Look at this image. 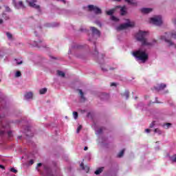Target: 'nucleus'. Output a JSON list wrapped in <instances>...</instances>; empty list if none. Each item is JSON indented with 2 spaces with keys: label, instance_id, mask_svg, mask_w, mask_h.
I'll return each mask as SVG.
<instances>
[{
  "label": "nucleus",
  "instance_id": "774afa93",
  "mask_svg": "<svg viewBox=\"0 0 176 176\" xmlns=\"http://www.w3.org/2000/svg\"><path fill=\"white\" fill-rule=\"evenodd\" d=\"M112 69H113V68H112V67H111V68H110V70H112Z\"/></svg>",
  "mask_w": 176,
  "mask_h": 176
},
{
  "label": "nucleus",
  "instance_id": "79ce46f5",
  "mask_svg": "<svg viewBox=\"0 0 176 176\" xmlns=\"http://www.w3.org/2000/svg\"><path fill=\"white\" fill-rule=\"evenodd\" d=\"M156 124V121H153L151 124H150V129H153Z\"/></svg>",
  "mask_w": 176,
  "mask_h": 176
},
{
  "label": "nucleus",
  "instance_id": "bf43d9fd",
  "mask_svg": "<svg viewBox=\"0 0 176 176\" xmlns=\"http://www.w3.org/2000/svg\"><path fill=\"white\" fill-rule=\"evenodd\" d=\"M23 138V136H18V140H21Z\"/></svg>",
  "mask_w": 176,
  "mask_h": 176
},
{
  "label": "nucleus",
  "instance_id": "603ef678",
  "mask_svg": "<svg viewBox=\"0 0 176 176\" xmlns=\"http://www.w3.org/2000/svg\"><path fill=\"white\" fill-rule=\"evenodd\" d=\"M145 131H146V133H151V129H145Z\"/></svg>",
  "mask_w": 176,
  "mask_h": 176
},
{
  "label": "nucleus",
  "instance_id": "1a4fd4ad",
  "mask_svg": "<svg viewBox=\"0 0 176 176\" xmlns=\"http://www.w3.org/2000/svg\"><path fill=\"white\" fill-rule=\"evenodd\" d=\"M23 133L25 134L28 138L34 137V132H32V127L30 126H23Z\"/></svg>",
  "mask_w": 176,
  "mask_h": 176
},
{
  "label": "nucleus",
  "instance_id": "5701e85b",
  "mask_svg": "<svg viewBox=\"0 0 176 176\" xmlns=\"http://www.w3.org/2000/svg\"><path fill=\"white\" fill-rule=\"evenodd\" d=\"M167 157H169V160H170L172 163H176V154L172 156H170V154H168Z\"/></svg>",
  "mask_w": 176,
  "mask_h": 176
},
{
  "label": "nucleus",
  "instance_id": "6e6d98bb",
  "mask_svg": "<svg viewBox=\"0 0 176 176\" xmlns=\"http://www.w3.org/2000/svg\"><path fill=\"white\" fill-rule=\"evenodd\" d=\"M0 24H3V19H0Z\"/></svg>",
  "mask_w": 176,
  "mask_h": 176
},
{
  "label": "nucleus",
  "instance_id": "a878e982",
  "mask_svg": "<svg viewBox=\"0 0 176 176\" xmlns=\"http://www.w3.org/2000/svg\"><path fill=\"white\" fill-rule=\"evenodd\" d=\"M103 170H104V167H100V168H98V169L95 171L96 175H100V174H101Z\"/></svg>",
  "mask_w": 176,
  "mask_h": 176
},
{
  "label": "nucleus",
  "instance_id": "864d4df0",
  "mask_svg": "<svg viewBox=\"0 0 176 176\" xmlns=\"http://www.w3.org/2000/svg\"><path fill=\"white\" fill-rule=\"evenodd\" d=\"M0 168H2V170H5V166L2 164H0Z\"/></svg>",
  "mask_w": 176,
  "mask_h": 176
},
{
  "label": "nucleus",
  "instance_id": "20e7f679",
  "mask_svg": "<svg viewBox=\"0 0 176 176\" xmlns=\"http://www.w3.org/2000/svg\"><path fill=\"white\" fill-rule=\"evenodd\" d=\"M3 116L0 114V137H5V135L9 137V138H12L13 137V133L12 130V126L10 125L11 122L6 120H2Z\"/></svg>",
  "mask_w": 176,
  "mask_h": 176
},
{
  "label": "nucleus",
  "instance_id": "f704fd0d",
  "mask_svg": "<svg viewBox=\"0 0 176 176\" xmlns=\"http://www.w3.org/2000/svg\"><path fill=\"white\" fill-rule=\"evenodd\" d=\"M47 91V89L46 88H43L40 89V94H45Z\"/></svg>",
  "mask_w": 176,
  "mask_h": 176
},
{
  "label": "nucleus",
  "instance_id": "4468645a",
  "mask_svg": "<svg viewBox=\"0 0 176 176\" xmlns=\"http://www.w3.org/2000/svg\"><path fill=\"white\" fill-rule=\"evenodd\" d=\"M3 104H6V99L5 96L2 93V91L0 89V105L2 107Z\"/></svg>",
  "mask_w": 176,
  "mask_h": 176
},
{
  "label": "nucleus",
  "instance_id": "aec40b11",
  "mask_svg": "<svg viewBox=\"0 0 176 176\" xmlns=\"http://www.w3.org/2000/svg\"><path fill=\"white\" fill-rule=\"evenodd\" d=\"M15 9H21V8H24V5L23 4V1H19L18 3H14Z\"/></svg>",
  "mask_w": 176,
  "mask_h": 176
},
{
  "label": "nucleus",
  "instance_id": "9b49d317",
  "mask_svg": "<svg viewBox=\"0 0 176 176\" xmlns=\"http://www.w3.org/2000/svg\"><path fill=\"white\" fill-rule=\"evenodd\" d=\"M134 26V23H131L129 21L125 23L120 25L116 28L117 31H121V30H126V28H130Z\"/></svg>",
  "mask_w": 176,
  "mask_h": 176
},
{
  "label": "nucleus",
  "instance_id": "473e14b6",
  "mask_svg": "<svg viewBox=\"0 0 176 176\" xmlns=\"http://www.w3.org/2000/svg\"><path fill=\"white\" fill-rule=\"evenodd\" d=\"M154 133H156L157 134H158V135H161V134L163 133L160 129H155L154 130Z\"/></svg>",
  "mask_w": 176,
  "mask_h": 176
},
{
  "label": "nucleus",
  "instance_id": "3c124183",
  "mask_svg": "<svg viewBox=\"0 0 176 176\" xmlns=\"http://www.w3.org/2000/svg\"><path fill=\"white\" fill-rule=\"evenodd\" d=\"M116 85H117L116 82H111V87H112V86H114V87H116Z\"/></svg>",
  "mask_w": 176,
  "mask_h": 176
},
{
  "label": "nucleus",
  "instance_id": "a18cd8bd",
  "mask_svg": "<svg viewBox=\"0 0 176 176\" xmlns=\"http://www.w3.org/2000/svg\"><path fill=\"white\" fill-rule=\"evenodd\" d=\"M6 35H7L8 39H12V34H10L9 32H6Z\"/></svg>",
  "mask_w": 176,
  "mask_h": 176
},
{
  "label": "nucleus",
  "instance_id": "0e129e2a",
  "mask_svg": "<svg viewBox=\"0 0 176 176\" xmlns=\"http://www.w3.org/2000/svg\"><path fill=\"white\" fill-rule=\"evenodd\" d=\"M167 93H168V91H165L164 92V94H167Z\"/></svg>",
  "mask_w": 176,
  "mask_h": 176
},
{
  "label": "nucleus",
  "instance_id": "2f4dec72",
  "mask_svg": "<svg viewBox=\"0 0 176 176\" xmlns=\"http://www.w3.org/2000/svg\"><path fill=\"white\" fill-rule=\"evenodd\" d=\"M124 155V149H122L117 155L118 157H122Z\"/></svg>",
  "mask_w": 176,
  "mask_h": 176
},
{
  "label": "nucleus",
  "instance_id": "4c0bfd02",
  "mask_svg": "<svg viewBox=\"0 0 176 176\" xmlns=\"http://www.w3.org/2000/svg\"><path fill=\"white\" fill-rule=\"evenodd\" d=\"M20 76H21V72L20 71H17L15 74V77L20 78Z\"/></svg>",
  "mask_w": 176,
  "mask_h": 176
},
{
  "label": "nucleus",
  "instance_id": "6e6552de",
  "mask_svg": "<svg viewBox=\"0 0 176 176\" xmlns=\"http://www.w3.org/2000/svg\"><path fill=\"white\" fill-rule=\"evenodd\" d=\"M170 36H172L174 38V39H176V34H173L171 33H165V35L161 36V40L165 41L166 43H168V46H173L175 49H176V44L174 43V42H172L171 40L168 39Z\"/></svg>",
  "mask_w": 176,
  "mask_h": 176
},
{
  "label": "nucleus",
  "instance_id": "9d476101",
  "mask_svg": "<svg viewBox=\"0 0 176 176\" xmlns=\"http://www.w3.org/2000/svg\"><path fill=\"white\" fill-rule=\"evenodd\" d=\"M150 23H151V24H154V25H162V24L163 23V22L162 21V16H157L151 18Z\"/></svg>",
  "mask_w": 176,
  "mask_h": 176
},
{
  "label": "nucleus",
  "instance_id": "37998d69",
  "mask_svg": "<svg viewBox=\"0 0 176 176\" xmlns=\"http://www.w3.org/2000/svg\"><path fill=\"white\" fill-rule=\"evenodd\" d=\"M80 32H87V30L86 28H83V27H81L80 28Z\"/></svg>",
  "mask_w": 176,
  "mask_h": 176
},
{
  "label": "nucleus",
  "instance_id": "052dcab7",
  "mask_svg": "<svg viewBox=\"0 0 176 176\" xmlns=\"http://www.w3.org/2000/svg\"><path fill=\"white\" fill-rule=\"evenodd\" d=\"M0 58H3V56L0 53Z\"/></svg>",
  "mask_w": 176,
  "mask_h": 176
},
{
  "label": "nucleus",
  "instance_id": "a211bd4d",
  "mask_svg": "<svg viewBox=\"0 0 176 176\" xmlns=\"http://www.w3.org/2000/svg\"><path fill=\"white\" fill-rule=\"evenodd\" d=\"M45 25L49 28H54L56 27H58V23L53 22L52 23H46Z\"/></svg>",
  "mask_w": 176,
  "mask_h": 176
},
{
  "label": "nucleus",
  "instance_id": "8fccbe9b",
  "mask_svg": "<svg viewBox=\"0 0 176 176\" xmlns=\"http://www.w3.org/2000/svg\"><path fill=\"white\" fill-rule=\"evenodd\" d=\"M24 122H25V121H24V120H21V121H20V120H16V122H15V123H24Z\"/></svg>",
  "mask_w": 176,
  "mask_h": 176
},
{
  "label": "nucleus",
  "instance_id": "4d7b16f0",
  "mask_svg": "<svg viewBox=\"0 0 176 176\" xmlns=\"http://www.w3.org/2000/svg\"><path fill=\"white\" fill-rule=\"evenodd\" d=\"M159 149H160V148L159 147V146L155 147V151H159Z\"/></svg>",
  "mask_w": 176,
  "mask_h": 176
},
{
  "label": "nucleus",
  "instance_id": "e433bc0d",
  "mask_svg": "<svg viewBox=\"0 0 176 176\" xmlns=\"http://www.w3.org/2000/svg\"><path fill=\"white\" fill-rule=\"evenodd\" d=\"M111 20H112L113 21H118L119 19H118L116 16H115L113 15H111Z\"/></svg>",
  "mask_w": 176,
  "mask_h": 176
},
{
  "label": "nucleus",
  "instance_id": "bb28decb",
  "mask_svg": "<svg viewBox=\"0 0 176 176\" xmlns=\"http://www.w3.org/2000/svg\"><path fill=\"white\" fill-rule=\"evenodd\" d=\"M2 17H3V19H4V20H9V19H10L9 15L8 14H6V12H3Z\"/></svg>",
  "mask_w": 176,
  "mask_h": 176
},
{
  "label": "nucleus",
  "instance_id": "a19ab883",
  "mask_svg": "<svg viewBox=\"0 0 176 176\" xmlns=\"http://www.w3.org/2000/svg\"><path fill=\"white\" fill-rule=\"evenodd\" d=\"M144 107V103L140 102V103L138 104L137 108H139V109H142V107Z\"/></svg>",
  "mask_w": 176,
  "mask_h": 176
},
{
  "label": "nucleus",
  "instance_id": "69168bd1",
  "mask_svg": "<svg viewBox=\"0 0 176 176\" xmlns=\"http://www.w3.org/2000/svg\"><path fill=\"white\" fill-rule=\"evenodd\" d=\"M113 1H116V2H120V0H113Z\"/></svg>",
  "mask_w": 176,
  "mask_h": 176
},
{
  "label": "nucleus",
  "instance_id": "b1692460",
  "mask_svg": "<svg viewBox=\"0 0 176 176\" xmlns=\"http://www.w3.org/2000/svg\"><path fill=\"white\" fill-rule=\"evenodd\" d=\"M80 167L82 168V170H85L86 173L90 170V168L88 166H85V164H83V162L80 164Z\"/></svg>",
  "mask_w": 176,
  "mask_h": 176
},
{
  "label": "nucleus",
  "instance_id": "cd10ccee",
  "mask_svg": "<svg viewBox=\"0 0 176 176\" xmlns=\"http://www.w3.org/2000/svg\"><path fill=\"white\" fill-rule=\"evenodd\" d=\"M122 97H125L126 100H129V90H126L124 94H122Z\"/></svg>",
  "mask_w": 176,
  "mask_h": 176
},
{
  "label": "nucleus",
  "instance_id": "de8ad7c7",
  "mask_svg": "<svg viewBox=\"0 0 176 176\" xmlns=\"http://www.w3.org/2000/svg\"><path fill=\"white\" fill-rule=\"evenodd\" d=\"M153 103H154V104H160V102H159V100H157V98H155V101L153 102Z\"/></svg>",
  "mask_w": 176,
  "mask_h": 176
},
{
  "label": "nucleus",
  "instance_id": "6ab92c4d",
  "mask_svg": "<svg viewBox=\"0 0 176 176\" xmlns=\"http://www.w3.org/2000/svg\"><path fill=\"white\" fill-rule=\"evenodd\" d=\"M140 12H142L143 14H148V13H151V12H152V8H143L140 10Z\"/></svg>",
  "mask_w": 176,
  "mask_h": 176
},
{
  "label": "nucleus",
  "instance_id": "ea45409f",
  "mask_svg": "<svg viewBox=\"0 0 176 176\" xmlns=\"http://www.w3.org/2000/svg\"><path fill=\"white\" fill-rule=\"evenodd\" d=\"M171 126V123H166L164 124V129H170V126Z\"/></svg>",
  "mask_w": 176,
  "mask_h": 176
},
{
  "label": "nucleus",
  "instance_id": "49530a36",
  "mask_svg": "<svg viewBox=\"0 0 176 176\" xmlns=\"http://www.w3.org/2000/svg\"><path fill=\"white\" fill-rule=\"evenodd\" d=\"M80 130H82V126L80 125V126H78V127L77 129V133H78L79 131H80Z\"/></svg>",
  "mask_w": 176,
  "mask_h": 176
},
{
  "label": "nucleus",
  "instance_id": "09e8293b",
  "mask_svg": "<svg viewBox=\"0 0 176 176\" xmlns=\"http://www.w3.org/2000/svg\"><path fill=\"white\" fill-rule=\"evenodd\" d=\"M29 164H30V166H32V164H34V160H31L29 162Z\"/></svg>",
  "mask_w": 176,
  "mask_h": 176
},
{
  "label": "nucleus",
  "instance_id": "f257e3e1",
  "mask_svg": "<svg viewBox=\"0 0 176 176\" xmlns=\"http://www.w3.org/2000/svg\"><path fill=\"white\" fill-rule=\"evenodd\" d=\"M148 36V32L140 30L135 35V38L138 42H141L142 46L133 52V56L135 57L137 61H141L142 63H146L149 58V55L146 53V50L144 48V46H153L156 43V40H153L152 42H148L146 36Z\"/></svg>",
  "mask_w": 176,
  "mask_h": 176
},
{
  "label": "nucleus",
  "instance_id": "7ed1b4c3",
  "mask_svg": "<svg viewBox=\"0 0 176 176\" xmlns=\"http://www.w3.org/2000/svg\"><path fill=\"white\" fill-rule=\"evenodd\" d=\"M37 171L42 176H63V174L60 171V168L55 164L56 171L53 173L50 167L46 164L38 163L36 167Z\"/></svg>",
  "mask_w": 176,
  "mask_h": 176
},
{
  "label": "nucleus",
  "instance_id": "f3484780",
  "mask_svg": "<svg viewBox=\"0 0 176 176\" xmlns=\"http://www.w3.org/2000/svg\"><path fill=\"white\" fill-rule=\"evenodd\" d=\"M42 31V26L41 25H37L34 28V35L37 36V38H39V36L38 35V32H41Z\"/></svg>",
  "mask_w": 176,
  "mask_h": 176
},
{
  "label": "nucleus",
  "instance_id": "c85d7f7f",
  "mask_svg": "<svg viewBox=\"0 0 176 176\" xmlns=\"http://www.w3.org/2000/svg\"><path fill=\"white\" fill-rule=\"evenodd\" d=\"M57 74L58 75V76H62V78H64L65 76V73H64V72H61L60 70L57 71Z\"/></svg>",
  "mask_w": 176,
  "mask_h": 176
},
{
  "label": "nucleus",
  "instance_id": "ddd939ff",
  "mask_svg": "<svg viewBox=\"0 0 176 176\" xmlns=\"http://www.w3.org/2000/svg\"><path fill=\"white\" fill-rule=\"evenodd\" d=\"M26 2L30 8H34V9H36L38 12H41V7L36 5V0H26Z\"/></svg>",
  "mask_w": 176,
  "mask_h": 176
},
{
  "label": "nucleus",
  "instance_id": "39448f33",
  "mask_svg": "<svg viewBox=\"0 0 176 176\" xmlns=\"http://www.w3.org/2000/svg\"><path fill=\"white\" fill-rule=\"evenodd\" d=\"M83 47H89V45H81L76 43H73L72 46L69 47L68 54H72L73 56H76L77 58H85V55L83 54H78L76 53V50H79V49H83Z\"/></svg>",
  "mask_w": 176,
  "mask_h": 176
},
{
  "label": "nucleus",
  "instance_id": "423d86ee",
  "mask_svg": "<svg viewBox=\"0 0 176 176\" xmlns=\"http://www.w3.org/2000/svg\"><path fill=\"white\" fill-rule=\"evenodd\" d=\"M93 127L96 131V135H98V141L99 144H101L102 145L107 144L108 138H107L102 135V128L97 129V124L96 123L94 124Z\"/></svg>",
  "mask_w": 176,
  "mask_h": 176
},
{
  "label": "nucleus",
  "instance_id": "412c9836",
  "mask_svg": "<svg viewBox=\"0 0 176 176\" xmlns=\"http://www.w3.org/2000/svg\"><path fill=\"white\" fill-rule=\"evenodd\" d=\"M78 91L80 96L81 102H85L86 101V98H85V95L83 94V91H82V89H78Z\"/></svg>",
  "mask_w": 176,
  "mask_h": 176
},
{
  "label": "nucleus",
  "instance_id": "c9c22d12",
  "mask_svg": "<svg viewBox=\"0 0 176 176\" xmlns=\"http://www.w3.org/2000/svg\"><path fill=\"white\" fill-rule=\"evenodd\" d=\"M113 10H108V11H107V14L108 15V16H112V14H113Z\"/></svg>",
  "mask_w": 176,
  "mask_h": 176
},
{
  "label": "nucleus",
  "instance_id": "0eeeda50",
  "mask_svg": "<svg viewBox=\"0 0 176 176\" xmlns=\"http://www.w3.org/2000/svg\"><path fill=\"white\" fill-rule=\"evenodd\" d=\"M28 44L30 46H33L34 47H38L39 49H46L49 50V47H47V45L45 43V41H42L40 38H38V41H30Z\"/></svg>",
  "mask_w": 176,
  "mask_h": 176
},
{
  "label": "nucleus",
  "instance_id": "7c9ffc66",
  "mask_svg": "<svg viewBox=\"0 0 176 176\" xmlns=\"http://www.w3.org/2000/svg\"><path fill=\"white\" fill-rule=\"evenodd\" d=\"M3 7L5 8V10H6V12H7V13H12V9H10V8H9V6H3Z\"/></svg>",
  "mask_w": 176,
  "mask_h": 176
},
{
  "label": "nucleus",
  "instance_id": "5fc2aeb1",
  "mask_svg": "<svg viewBox=\"0 0 176 176\" xmlns=\"http://www.w3.org/2000/svg\"><path fill=\"white\" fill-rule=\"evenodd\" d=\"M96 24H98V25H99L100 27H101V22L100 21H97Z\"/></svg>",
  "mask_w": 176,
  "mask_h": 176
},
{
  "label": "nucleus",
  "instance_id": "f8f14e48",
  "mask_svg": "<svg viewBox=\"0 0 176 176\" xmlns=\"http://www.w3.org/2000/svg\"><path fill=\"white\" fill-rule=\"evenodd\" d=\"M88 9L90 12H94L95 14H101L102 13V10H100V8L94 5H89Z\"/></svg>",
  "mask_w": 176,
  "mask_h": 176
},
{
  "label": "nucleus",
  "instance_id": "e2e57ef3",
  "mask_svg": "<svg viewBox=\"0 0 176 176\" xmlns=\"http://www.w3.org/2000/svg\"><path fill=\"white\" fill-rule=\"evenodd\" d=\"M91 113H87V117L89 118V116H90Z\"/></svg>",
  "mask_w": 176,
  "mask_h": 176
},
{
  "label": "nucleus",
  "instance_id": "13d9d810",
  "mask_svg": "<svg viewBox=\"0 0 176 176\" xmlns=\"http://www.w3.org/2000/svg\"><path fill=\"white\" fill-rule=\"evenodd\" d=\"M88 149H89V148L87 146L84 147V151H87Z\"/></svg>",
  "mask_w": 176,
  "mask_h": 176
},
{
  "label": "nucleus",
  "instance_id": "c756f323",
  "mask_svg": "<svg viewBox=\"0 0 176 176\" xmlns=\"http://www.w3.org/2000/svg\"><path fill=\"white\" fill-rule=\"evenodd\" d=\"M125 2H127L129 3V5H134V6H137V3L133 1V0H124Z\"/></svg>",
  "mask_w": 176,
  "mask_h": 176
},
{
  "label": "nucleus",
  "instance_id": "58836bf2",
  "mask_svg": "<svg viewBox=\"0 0 176 176\" xmlns=\"http://www.w3.org/2000/svg\"><path fill=\"white\" fill-rule=\"evenodd\" d=\"M73 116H74V118L75 120H76V119H78V112L74 111L73 112Z\"/></svg>",
  "mask_w": 176,
  "mask_h": 176
},
{
  "label": "nucleus",
  "instance_id": "680f3d73",
  "mask_svg": "<svg viewBox=\"0 0 176 176\" xmlns=\"http://www.w3.org/2000/svg\"><path fill=\"white\" fill-rule=\"evenodd\" d=\"M56 1H61L62 2H63V3H65V0H56Z\"/></svg>",
  "mask_w": 176,
  "mask_h": 176
},
{
  "label": "nucleus",
  "instance_id": "dca6fc26",
  "mask_svg": "<svg viewBox=\"0 0 176 176\" xmlns=\"http://www.w3.org/2000/svg\"><path fill=\"white\" fill-rule=\"evenodd\" d=\"M166 84L162 83L158 85L157 87H154V89L155 90H156V91H160L161 90L166 89Z\"/></svg>",
  "mask_w": 176,
  "mask_h": 176
},
{
  "label": "nucleus",
  "instance_id": "393cba45",
  "mask_svg": "<svg viewBox=\"0 0 176 176\" xmlns=\"http://www.w3.org/2000/svg\"><path fill=\"white\" fill-rule=\"evenodd\" d=\"M126 13H127V11H126V6H124L120 9V14L121 16H124V14H126Z\"/></svg>",
  "mask_w": 176,
  "mask_h": 176
},
{
  "label": "nucleus",
  "instance_id": "2eb2a0df",
  "mask_svg": "<svg viewBox=\"0 0 176 176\" xmlns=\"http://www.w3.org/2000/svg\"><path fill=\"white\" fill-rule=\"evenodd\" d=\"M100 98L103 101H105L109 98V94L105 93H100Z\"/></svg>",
  "mask_w": 176,
  "mask_h": 176
},
{
  "label": "nucleus",
  "instance_id": "4be33fe9",
  "mask_svg": "<svg viewBox=\"0 0 176 176\" xmlns=\"http://www.w3.org/2000/svg\"><path fill=\"white\" fill-rule=\"evenodd\" d=\"M34 94H32V92H27L25 94V99L26 100H31V98H32Z\"/></svg>",
  "mask_w": 176,
  "mask_h": 176
},
{
  "label": "nucleus",
  "instance_id": "72a5a7b5",
  "mask_svg": "<svg viewBox=\"0 0 176 176\" xmlns=\"http://www.w3.org/2000/svg\"><path fill=\"white\" fill-rule=\"evenodd\" d=\"M14 60L16 61L17 65H21V64H23V60L21 59L16 58Z\"/></svg>",
  "mask_w": 176,
  "mask_h": 176
},
{
  "label": "nucleus",
  "instance_id": "338daca9",
  "mask_svg": "<svg viewBox=\"0 0 176 176\" xmlns=\"http://www.w3.org/2000/svg\"><path fill=\"white\" fill-rule=\"evenodd\" d=\"M52 58H54V60H56V58H54V57H52Z\"/></svg>",
  "mask_w": 176,
  "mask_h": 176
},
{
  "label": "nucleus",
  "instance_id": "f03ea898",
  "mask_svg": "<svg viewBox=\"0 0 176 176\" xmlns=\"http://www.w3.org/2000/svg\"><path fill=\"white\" fill-rule=\"evenodd\" d=\"M92 34L91 37L89 38V42H93L94 46V51L92 54L93 56L97 58L96 61L100 64L101 70L102 72H108V65L105 64V60H104V54H98V51H97V47L96 45V41L100 38L101 36V32L98 29L91 27L90 28Z\"/></svg>",
  "mask_w": 176,
  "mask_h": 176
},
{
  "label": "nucleus",
  "instance_id": "c03bdc74",
  "mask_svg": "<svg viewBox=\"0 0 176 176\" xmlns=\"http://www.w3.org/2000/svg\"><path fill=\"white\" fill-rule=\"evenodd\" d=\"M10 171H11V173H14L15 174L17 173V170L14 169V168H11Z\"/></svg>",
  "mask_w": 176,
  "mask_h": 176
}]
</instances>
